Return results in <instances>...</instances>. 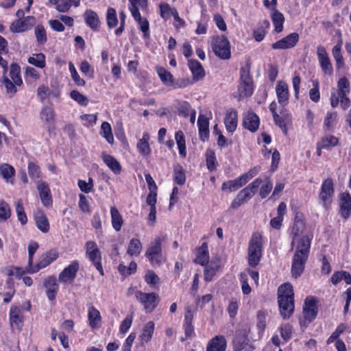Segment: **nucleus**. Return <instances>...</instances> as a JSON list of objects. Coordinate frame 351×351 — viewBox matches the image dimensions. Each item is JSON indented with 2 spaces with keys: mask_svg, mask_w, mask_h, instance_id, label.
I'll return each mask as SVG.
<instances>
[{
  "mask_svg": "<svg viewBox=\"0 0 351 351\" xmlns=\"http://www.w3.org/2000/svg\"><path fill=\"white\" fill-rule=\"evenodd\" d=\"M305 228L306 223L293 222L289 228V237L291 239V250L295 247L291 269V275L295 278L300 277L303 273L310 254L313 236H301Z\"/></svg>",
  "mask_w": 351,
  "mask_h": 351,
  "instance_id": "f257e3e1",
  "label": "nucleus"
},
{
  "mask_svg": "<svg viewBox=\"0 0 351 351\" xmlns=\"http://www.w3.org/2000/svg\"><path fill=\"white\" fill-rule=\"evenodd\" d=\"M279 312L283 319H288L295 311L294 291L290 282H285L278 288Z\"/></svg>",
  "mask_w": 351,
  "mask_h": 351,
  "instance_id": "f03ea898",
  "label": "nucleus"
},
{
  "mask_svg": "<svg viewBox=\"0 0 351 351\" xmlns=\"http://www.w3.org/2000/svg\"><path fill=\"white\" fill-rule=\"evenodd\" d=\"M0 82L5 88L6 95L10 98L14 97L19 90L23 87L21 69L19 64L16 62L11 63L9 76L3 74Z\"/></svg>",
  "mask_w": 351,
  "mask_h": 351,
  "instance_id": "7ed1b4c3",
  "label": "nucleus"
},
{
  "mask_svg": "<svg viewBox=\"0 0 351 351\" xmlns=\"http://www.w3.org/2000/svg\"><path fill=\"white\" fill-rule=\"evenodd\" d=\"M350 92V84L346 77H341L337 82V89L331 93L330 101L332 108H336L340 103L343 110L350 106V99L348 95Z\"/></svg>",
  "mask_w": 351,
  "mask_h": 351,
  "instance_id": "20e7f679",
  "label": "nucleus"
},
{
  "mask_svg": "<svg viewBox=\"0 0 351 351\" xmlns=\"http://www.w3.org/2000/svg\"><path fill=\"white\" fill-rule=\"evenodd\" d=\"M263 254V238L260 232H254L249 241L247 248V263L254 268L260 263Z\"/></svg>",
  "mask_w": 351,
  "mask_h": 351,
  "instance_id": "39448f33",
  "label": "nucleus"
},
{
  "mask_svg": "<svg viewBox=\"0 0 351 351\" xmlns=\"http://www.w3.org/2000/svg\"><path fill=\"white\" fill-rule=\"evenodd\" d=\"M318 302V299L315 296L308 295L305 298L302 316L299 319L301 326L307 327L316 319L319 311Z\"/></svg>",
  "mask_w": 351,
  "mask_h": 351,
  "instance_id": "423d86ee",
  "label": "nucleus"
},
{
  "mask_svg": "<svg viewBox=\"0 0 351 351\" xmlns=\"http://www.w3.org/2000/svg\"><path fill=\"white\" fill-rule=\"evenodd\" d=\"M263 180L261 178L254 179L248 185L241 189L230 204L232 209H237L242 204L247 202L258 191Z\"/></svg>",
  "mask_w": 351,
  "mask_h": 351,
  "instance_id": "0eeeda50",
  "label": "nucleus"
},
{
  "mask_svg": "<svg viewBox=\"0 0 351 351\" xmlns=\"http://www.w3.org/2000/svg\"><path fill=\"white\" fill-rule=\"evenodd\" d=\"M251 63L246 62L245 66L240 69L239 92L241 96L249 97L254 93V82L250 74Z\"/></svg>",
  "mask_w": 351,
  "mask_h": 351,
  "instance_id": "6e6552de",
  "label": "nucleus"
},
{
  "mask_svg": "<svg viewBox=\"0 0 351 351\" xmlns=\"http://www.w3.org/2000/svg\"><path fill=\"white\" fill-rule=\"evenodd\" d=\"M164 240L163 237H156L145 252V256L152 266H160L165 261L162 248Z\"/></svg>",
  "mask_w": 351,
  "mask_h": 351,
  "instance_id": "1a4fd4ad",
  "label": "nucleus"
},
{
  "mask_svg": "<svg viewBox=\"0 0 351 351\" xmlns=\"http://www.w3.org/2000/svg\"><path fill=\"white\" fill-rule=\"evenodd\" d=\"M86 257L91 262L93 265L99 271L101 276L104 275L102 265V253L94 241H88L85 243Z\"/></svg>",
  "mask_w": 351,
  "mask_h": 351,
  "instance_id": "9d476101",
  "label": "nucleus"
},
{
  "mask_svg": "<svg viewBox=\"0 0 351 351\" xmlns=\"http://www.w3.org/2000/svg\"><path fill=\"white\" fill-rule=\"evenodd\" d=\"M212 49L217 57L221 60H229L231 58L230 43L226 36H216L212 38Z\"/></svg>",
  "mask_w": 351,
  "mask_h": 351,
  "instance_id": "9b49d317",
  "label": "nucleus"
},
{
  "mask_svg": "<svg viewBox=\"0 0 351 351\" xmlns=\"http://www.w3.org/2000/svg\"><path fill=\"white\" fill-rule=\"evenodd\" d=\"M335 195L334 182L331 178L324 179L322 183L318 199L325 210L331 208L333 197Z\"/></svg>",
  "mask_w": 351,
  "mask_h": 351,
  "instance_id": "f8f14e48",
  "label": "nucleus"
},
{
  "mask_svg": "<svg viewBox=\"0 0 351 351\" xmlns=\"http://www.w3.org/2000/svg\"><path fill=\"white\" fill-rule=\"evenodd\" d=\"M136 300L143 306L146 313H152L157 307L160 298L156 293H144L141 291L135 292Z\"/></svg>",
  "mask_w": 351,
  "mask_h": 351,
  "instance_id": "ddd939ff",
  "label": "nucleus"
},
{
  "mask_svg": "<svg viewBox=\"0 0 351 351\" xmlns=\"http://www.w3.org/2000/svg\"><path fill=\"white\" fill-rule=\"evenodd\" d=\"M59 257V253L56 249H51L43 253L39 258L38 263L33 265L31 269H27V274H33L38 272L49 265Z\"/></svg>",
  "mask_w": 351,
  "mask_h": 351,
  "instance_id": "4468645a",
  "label": "nucleus"
},
{
  "mask_svg": "<svg viewBox=\"0 0 351 351\" xmlns=\"http://www.w3.org/2000/svg\"><path fill=\"white\" fill-rule=\"evenodd\" d=\"M156 71L162 82L167 86H171L174 89L185 88L189 84V80H181V81L176 82L173 75L165 68L160 66H156Z\"/></svg>",
  "mask_w": 351,
  "mask_h": 351,
  "instance_id": "2eb2a0df",
  "label": "nucleus"
},
{
  "mask_svg": "<svg viewBox=\"0 0 351 351\" xmlns=\"http://www.w3.org/2000/svg\"><path fill=\"white\" fill-rule=\"evenodd\" d=\"M254 347L250 343L246 332L237 330L232 341V351H254Z\"/></svg>",
  "mask_w": 351,
  "mask_h": 351,
  "instance_id": "dca6fc26",
  "label": "nucleus"
},
{
  "mask_svg": "<svg viewBox=\"0 0 351 351\" xmlns=\"http://www.w3.org/2000/svg\"><path fill=\"white\" fill-rule=\"evenodd\" d=\"M317 56L322 73L325 75H332L333 66L324 46L321 45L317 46Z\"/></svg>",
  "mask_w": 351,
  "mask_h": 351,
  "instance_id": "f3484780",
  "label": "nucleus"
},
{
  "mask_svg": "<svg viewBox=\"0 0 351 351\" xmlns=\"http://www.w3.org/2000/svg\"><path fill=\"white\" fill-rule=\"evenodd\" d=\"M36 19L32 16H27L12 21L10 30L12 33H21L30 29L35 24Z\"/></svg>",
  "mask_w": 351,
  "mask_h": 351,
  "instance_id": "a211bd4d",
  "label": "nucleus"
},
{
  "mask_svg": "<svg viewBox=\"0 0 351 351\" xmlns=\"http://www.w3.org/2000/svg\"><path fill=\"white\" fill-rule=\"evenodd\" d=\"M79 269V261L77 260L72 261L59 274V281L64 284L73 282L76 278Z\"/></svg>",
  "mask_w": 351,
  "mask_h": 351,
  "instance_id": "6ab92c4d",
  "label": "nucleus"
},
{
  "mask_svg": "<svg viewBox=\"0 0 351 351\" xmlns=\"http://www.w3.org/2000/svg\"><path fill=\"white\" fill-rule=\"evenodd\" d=\"M300 36L297 32H293L282 39L271 44V48L276 49H288L293 48L299 42Z\"/></svg>",
  "mask_w": 351,
  "mask_h": 351,
  "instance_id": "aec40b11",
  "label": "nucleus"
},
{
  "mask_svg": "<svg viewBox=\"0 0 351 351\" xmlns=\"http://www.w3.org/2000/svg\"><path fill=\"white\" fill-rule=\"evenodd\" d=\"M194 318V312L190 306L185 308L184 319L183 324V329L184 330L185 338H182L181 341H183L186 339L195 337V328L193 325V320Z\"/></svg>",
  "mask_w": 351,
  "mask_h": 351,
  "instance_id": "412c9836",
  "label": "nucleus"
},
{
  "mask_svg": "<svg viewBox=\"0 0 351 351\" xmlns=\"http://www.w3.org/2000/svg\"><path fill=\"white\" fill-rule=\"evenodd\" d=\"M339 213L343 220H348L351 216V195L348 191L339 195Z\"/></svg>",
  "mask_w": 351,
  "mask_h": 351,
  "instance_id": "4be33fe9",
  "label": "nucleus"
},
{
  "mask_svg": "<svg viewBox=\"0 0 351 351\" xmlns=\"http://www.w3.org/2000/svg\"><path fill=\"white\" fill-rule=\"evenodd\" d=\"M275 90L278 104L282 108H285L289 104L290 97L289 86L287 83L283 80L278 81Z\"/></svg>",
  "mask_w": 351,
  "mask_h": 351,
  "instance_id": "5701e85b",
  "label": "nucleus"
},
{
  "mask_svg": "<svg viewBox=\"0 0 351 351\" xmlns=\"http://www.w3.org/2000/svg\"><path fill=\"white\" fill-rule=\"evenodd\" d=\"M55 116L54 110L49 106H44L40 112V118L43 122L47 125L49 133L56 130L55 127Z\"/></svg>",
  "mask_w": 351,
  "mask_h": 351,
  "instance_id": "b1692460",
  "label": "nucleus"
},
{
  "mask_svg": "<svg viewBox=\"0 0 351 351\" xmlns=\"http://www.w3.org/2000/svg\"><path fill=\"white\" fill-rule=\"evenodd\" d=\"M9 319L12 329H16L19 331L22 330L24 317L22 314V311L19 306L13 305L10 307Z\"/></svg>",
  "mask_w": 351,
  "mask_h": 351,
  "instance_id": "393cba45",
  "label": "nucleus"
},
{
  "mask_svg": "<svg viewBox=\"0 0 351 351\" xmlns=\"http://www.w3.org/2000/svg\"><path fill=\"white\" fill-rule=\"evenodd\" d=\"M43 286L46 289V295L49 300L54 301L59 291V285L56 278L52 275L45 279Z\"/></svg>",
  "mask_w": 351,
  "mask_h": 351,
  "instance_id": "a878e982",
  "label": "nucleus"
},
{
  "mask_svg": "<svg viewBox=\"0 0 351 351\" xmlns=\"http://www.w3.org/2000/svg\"><path fill=\"white\" fill-rule=\"evenodd\" d=\"M37 189L39 193V196L42 204L45 207H50L52 206L53 199L51 193V190L48 184L44 181H39L37 185Z\"/></svg>",
  "mask_w": 351,
  "mask_h": 351,
  "instance_id": "bb28decb",
  "label": "nucleus"
},
{
  "mask_svg": "<svg viewBox=\"0 0 351 351\" xmlns=\"http://www.w3.org/2000/svg\"><path fill=\"white\" fill-rule=\"evenodd\" d=\"M34 219L36 228L43 233H47L49 231V221L43 210L38 209L34 214Z\"/></svg>",
  "mask_w": 351,
  "mask_h": 351,
  "instance_id": "cd10ccee",
  "label": "nucleus"
},
{
  "mask_svg": "<svg viewBox=\"0 0 351 351\" xmlns=\"http://www.w3.org/2000/svg\"><path fill=\"white\" fill-rule=\"evenodd\" d=\"M83 18L86 25L93 32H99L101 26V21L98 14L90 9H87L83 14Z\"/></svg>",
  "mask_w": 351,
  "mask_h": 351,
  "instance_id": "c85d7f7f",
  "label": "nucleus"
},
{
  "mask_svg": "<svg viewBox=\"0 0 351 351\" xmlns=\"http://www.w3.org/2000/svg\"><path fill=\"white\" fill-rule=\"evenodd\" d=\"M242 125L246 130L255 132L258 130L260 119L255 112L250 111L244 116Z\"/></svg>",
  "mask_w": 351,
  "mask_h": 351,
  "instance_id": "c756f323",
  "label": "nucleus"
},
{
  "mask_svg": "<svg viewBox=\"0 0 351 351\" xmlns=\"http://www.w3.org/2000/svg\"><path fill=\"white\" fill-rule=\"evenodd\" d=\"M227 341L223 335H218L210 339L207 345L206 351H226Z\"/></svg>",
  "mask_w": 351,
  "mask_h": 351,
  "instance_id": "7c9ffc66",
  "label": "nucleus"
},
{
  "mask_svg": "<svg viewBox=\"0 0 351 351\" xmlns=\"http://www.w3.org/2000/svg\"><path fill=\"white\" fill-rule=\"evenodd\" d=\"M188 66L192 73L193 80L198 82L205 77V71L202 64L197 60L189 59Z\"/></svg>",
  "mask_w": 351,
  "mask_h": 351,
  "instance_id": "2f4dec72",
  "label": "nucleus"
},
{
  "mask_svg": "<svg viewBox=\"0 0 351 351\" xmlns=\"http://www.w3.org/2000/svg\"><path fill=\"white\" fill-rule=\"evenodd\" d=\"M238 112L237 110L230 108L225 114L224 124L226 130L232 134L237 128Z\"/></svg>",
  "mask_w": 351,
  "mask_h": 351,
  "instance_id": "473e14b6",
  "label": "nucleus"
},
{
  "mask_svg": "<svg viewBox=\"0 0 351 351\" xmlns=\"http://www.w3.org/2000/svg\"><path fill=\"white\" fill-rule=\"evenodd\" d=\"M59 12H67L73 5L77 8L80 5V0H49Z\"/></svg>",
  "mask_w": 351,
  "mask_h": 351,
  "instance_id": "72a5a7b5",
  "label": "nucleus"
},
{
  "mask_svg": "<svg viewBox=\"0 0 351 351\" xmlns=\"http://www.w3.org/2000/svg\"><path fill=\"white\" fill-rule=\"evenodd\" d=\"M205 268L204 270V278L206 282H210L213 280L216 273L219 271L221 267V261L219 258L212 260L206 265H204Z\"/></svg>",
  "mask_w": 351,
  "mask_h": 351,
  "instance_id": "f704fd0d",
  "label": "nucleus"
},
{
  "mask_svg": "<svg viewBox=\"0 0 351 351\" xmlns=\"http://www.w3.org/2000/svg\"><path fill=\"white\" fill-rule=\"evenodd\" d=\"M197 256L193 260L196 264L202 266L206 265L209 263V251L208 246L206 242L202 243V245L197 247Z\"/></svg>",
  "mask_w": 351,
  "mask_h": 351,
  "instance_id": "c9c22d12",
  "label": "nucleus"
},
{
  "mask_svg": "<svg viewBox=\"0 0 351 351\" xmlns=\"http://www.w3.org/2000/svg\"><path fill=\"white\" fill-rule=\"evenodd\" d=\"M150 136L147 132L143 133V136L140 138L136 145V148L140 155L144 157H148L152 153V149L149 143Z\"/></svg>",
  "mask_w": 351,
  "mask_h": 351,
  "instance_id": "e433bc0d",
  "label": "nucleus"
},
{
  "mask_svg": "<svg viewBox=\"0 0 351 351\" xmlns=\"http://www.w3.org/2000/svg\"><path fill=\"white\" fill-rule=\"evenodd\" d=\"M197 126L199 137L202 141H207L209 138V120L203 115L200 114L197 119Z\"/></svg>",
  "mask_w": 351,
  "mask_h": 351,
  "instance_id": "4c0bfd02",
  "label": "nucleus"
},
{
  "mask_svg": "<svg viewBox=\"0 0 351 351\" xmlns=\"http://www.w3.org/2000/svg\"><path fill=\"white\" fill-rule=\"evenodd\" d=\"M88 320L90 327L92 329H97L101 325V316L100 312L94 306L88 309Z\"/></svg>",
  "mask_w": 351,
  "mask_h": 351,
  "instance_id": "58836bf2",
  "label": "nucleus"
},
{
  "mask_svg": "<svg viewBox=\"0 0 351 351\" xmlns=\"http://www.w3.org/2000/svg\"><path fill=\"white\" fill-rule=\"evenodd\" d=\"M15 174V169L11 165L8 163H3L0 165V176L7 183L14 184Z\"/></svg>",
  "mask_w": 351,
  "mask_h": 351,
  "instance_id": "ea45409f",
  "label": "nucleus"
},
{
  "mask_svg": "<svg viewBox=\"0 0 351 351\" xmlns=\"http://www.w3.org/2000/svg\"><path fill=\"white\" fill-rule=\"evenodd\" d=\"M101 158L106 166L116 175L121 173L122 167L120 162L112 156L104 152L101 154Z\"/></svg>",
  "mask_w": 351,
  "mask_h": 351,
  "instance_id": "a19ab883",
  "label": "nucleus"
},
{
  "mask_svg": "<svg viewBox=\"0 0 351 351\" xmlns=\"http://www.w3.org/2000/svg\"><path fill=\"white\" fill-rule=\"evenodd\" d=\"M271 19L274 26V30L277 33H280L283 30V25L285 23V16L276 8H271Z\"/></svg>",
  "mask_w": 351,
  "mask_h": 351,
  "instance_id": "79ce46f5",
  "label": "nucleus"
},
{
  "mask_svg": "<svg viewBox=\"0 0 351 351\" xmlns=\"http://www.w3.org/2000/svg\"><path fill=\"white\" fill-rule=\"evenodd\" d=\"M318 143L324 147V149L331 150L339 145V139L333 134H326L320 138Z\"/></svg>",
  "mask_w": 351,
  "mask_h": 351,
  "instance_id": "37998d69",
  "label": "nucleus"
},
{
  "mask_svg": "<svg viewBox=\"0 0 351 351\" xmlns=\"http://www.w3.org/2000/svg\"><path fill=\"white\" fill-rule=\"evenodd\" d=\"M129 5L128 9L132 15L138 16L140 13L139 10L142 11L147 10L148 8L147 0H128Z\"/></svg>",
  "mask_w": 351,
  "mask_h": 351,
  "instance_id": "c03bdc74",
  "label": "nucleus"
},
{
  "mask_svg": "<svg viewBox=\"0 0 351 351\" xmlns=\"http://www.w3.org/2000/svg\"><path fill=\"white\" fill-rule=\"evenodd\" d=\"M245 185L242 177L240 176L234 180H228L223 182L221 190L223 191L233 192Z\"/></svg>",
  "mask_w": 351,
  "mask_h": 351,
  "instance_id": "a18cd8bd",
  "label": "nucleus"
},
{
  "mask_svg": "<svg viewBox=\"0 0 351 351\" xmlns=\"http://www.w3.org/2000/svg\"><path fill=\"white\" fill-rule=\"evenodd\" d=\"M342 40H340L332 49V56L336 62L337 69L339 70L345 66L344 59L341 53Z\"/></svg>",
  "mask_w": 351,
  "mask_h": 351,
  "instance_id": "49530a36",
  "label": "nucleus"
},
{
  "mask_svg": "<svg viewBox=\"0 0 351 351\" xmlns=\"http://www.w3.org/2000/svg\"><path fill=\"white\" fill-rule=\"evenodd\" d=\"M344 280L346 285H351V274L344 270L335 271L330 277V282L337 285L341 280Z\"/></svg>",
  "mask_w": 351,
  "mask_h": 351,
  "instance_id": "de8ad7c7",
  "label": "nucleus"
},
{
  "mask_svg": "<svg viewBox=\"0 0 351 351\" xmlns=\"http://www.w3.org/2000/svg\"><path fill=\"white\" fill-rule=\"evenodd\" d=\"M155 329V324L152 321L148 322L143 327L139 339L142 343H148L152 338Z\"/></svg>",
  "mask_w": 351,
  "mask_h": 351,
  "instance_id": "09e8293b",
  "label": "nucleus"
},
{
  "mask_svg": "<svg viewBox=\"0 0 351 351\" xmlns=\"http://www.w3.org/2000/svg\"><path fill=\"white\" fill-rule=\"evenodd\" d=\"M270 27V23L268 20H264L259 25L253 30V36L256 41H262L266 35L267 29Z\"/></svg>",
  "mask_w": 351,
  "mask_h": 351,
  "instance_id": "8fccbe9b",
  "label": "nucleus"
},
{
  "mask_svg": "<svg viewBox=\"0 0 351 351\" xmlns=\"http://www.w3.org/2000/svg\"><path fill=\"white\" fill-rule=\"evenodd\" d=\"M280 114H276L273 115V119L275 124L278 125L286 134L287 132V126L286 123V120L288 117L287 110L285 108H282L280 110Z\"/></svg>",
  "mask_w": 351,
  "mask_h": 351,
  "instance_id": "3c124183",
  "label": "nucleus"
},
{
  "mask_svg": "<svg viewBox=\"0 0 351 351\" xmlns=\"http://www.w3.org/2000/svg\"><path fill=\"white\" fill-rule=\"evenodd\" d=\"M134 21L139 25L141 31L143 32V37L145 39L150 38L149 23L146 18H143L141 14L138 16L132 15Z\"/></svg>",
  "mask_w": 351,
  "mask_h": 351,
  "instance_id": "603ef678",
  "label": "nucleus"
},
{
  "mask_svg": "<svg viewBox=\"0 0 351 351\" xmlns=\"http://www.w3.org/2000/svg\"><path fill=\"white\" fill-rule=\"evenodd\" d=\"M110 215L112 228L117 232L120 231L123 224V220L119 210L115 206L110 208Z\"/></svg>",
  "mask_w": 351,
  "mask_h": 351,
  "instance_id": "864d4df0",
  "label": "nucleus"
},
{
  "mask_svg": "<svg viewBox=\"0 0 351 351\" xmlns=\"http://www.w3.org/2000/svg\"><path fill=\"white\" fill-rule=\"evenodd\" d=\"M142 248L141 241L137 238H132L129 242L127 253L132 257H137L141 254Z\"/></svg>",
  "mask_w": 351,
  "mask_h": 351,
  "instance_id": "5fc2aeb1",
  "label": "nucleus"
},
{
  "mask_svg": "<svg viewBox=\"0 0 351 351\" xmlns=\"http://www.w3.org/2000/svg\"><path fill=\"white\" fill-rule=\"evenodd\" d=\"M173 182L180 186L184 185L186 182L185 170L180 164L173 166Z\"/></svg>",
  "mask_w": 351,
  "mask_h": 351,
  "instance_id": "6e6d98bb",
  "label": "nucleus"
},
{
  "mask_svg": "<svg viewBox=\"0 0 351 351\" xmlns=\"http://www.w3.org/2000/svg\"><path fill=\"white\" fill-rule=\"evenodd\" d=\"M34 34L38 45H43L47 42V34L43 25L38 24L36 25Z\"/></svg>",
  "mask_w": 351,
  "mask_h": 351,
  "instance_id": "4d7b16f0",
  "label": "nucleus"
},
{
  "mask_svg": "<svg viewBox=\"0 0 351 351\" xmlns=\"http://www.w3.org/2000/svg\"><path fill=\"white\" fill-rule=\"evenodd\" d=\"M100 135L106 139L110 145L114 143V136L112 134V127L107 121H104L101 125Z\"/></svg>",
  "mask_w": 351,
  "mask_h": 351,
  "instance_id": "13d9d810",
  "label": "nucleus"
},
{
  "mask_svg": "<svg viewBox=\"0 0 351 351\" xmlns=\"http://www.w3.org/2000/svg\"><path fill=\"white\" fill-rule=\"evenodd\" d=\"M27 62L39 69H44L46 66V57L43 53L33 54L28 58Z\"/></svg>",
  "mask_w": 351,
  "mask_h": 351,
  "instance_id": "bf43d9fd",
  "label": "nucleus"
},
{
  "mask_svg": "<svg viewBox=\"0 0 351 351\" xmlns=\"http://www.w3.org/2000/svg\"><path fill=\"white\" fill-rule=\"evenodd\" d=\"M206 165L208 170L210 172L215 171L217 166L215 152L211 149H208L205 153Z\"/></svg>",
  "mask_w": 351,
  "mask_h": 351,
  "instance_id": "052dcab7",
  "label": "nucleus"
},
{
  "mask_svg": "<svg viewBox=\"0 0 351 351\" xmlns=\"http://www.w3.org/2000/svg\"><path fill=\"white\" fill-rule=\"evenodd\" d=\"M337 119V113L336 112H327L326 116L324 120V129L326 131H331L334 129Z\"/></svg>",
  "mask_w": 351,
  "mask_h": 351,
  "instance_id": "680f3d73",
  "label": "nucleus"
},
{
  "mask_svg": "<svg viewBox=\"0 0 351 351\" xmlns=\"http://www.w3.org/2000/svg\"><path fill=\"white\" fill-rule=\"evenodd\" d=\"M106 23L109 29H112L118 25L117 11L114 8L109 7L106 11Z\"/></svg>",
  "mask_w": 351,
  "mask_h": 351,
  "instance_id": "e2e57ef3",
  "label": "nucleus"
},
{
  "mask_svg": "<svg viewBox=\"0 0 351 351\" xmlns=\"http://www.w3.org/2000/svg\"><path fill=\"white\" fill-rule=\"evenodd\" d=\"M145 281L152 288H158L160 283V278L153 270H147L145 274Z\"/></svg>",
  "mask_w": 351,
  "mask_h": 351,
  "instance_id": "0e129e2a",
  "label": "nucleus"
},
{
  "mask_svg": "<svg viewBox=\"0 0 351 351\" xmlns=\"http://www.w3.org/2000/svg\"><path fill=\"white\" fill-rule=\"evenodd\" d=\"M27 171L29 176L33 180H38L41 178L40 168L39 165L34 162H28Z\"/></svg>",
  "mask_w": 351,
  "mask_h": 351,
  "instance_id": "69168bd1",
  "label": "nucleus"
},
{
  "mask_svg": "<svg viewBox=\"0 0 351 351\" xmlns=\"http://www.w3.org/2000/svg\"><path fill=\"white\" fill-rule=\"evenodd\" d=\"M12 211L10 205L4 200H0V222L10 218Z\"/></svg>",
  "mask_w": 351,
  "mask_h": 351,
  "instance_id": "338daca9",
  "label": "nucleus"
},
{
  "mask_svg": "<svg viewBox=\"0 0 351 351\" xmlns=\"http://www.w3.org/2000/svg\"><path fill=\"white\" fill-rule=\"evenodd\" d=\"M79 68L82 74L86 76L88 79H93L95 77L94 68L87 60L82 61Z\"/></svg>",
  "mask_w": 351,
  "mask_h": 351,
  "instance_id": "774afa93",
  "label": "nucleus"
}]
</instances>
